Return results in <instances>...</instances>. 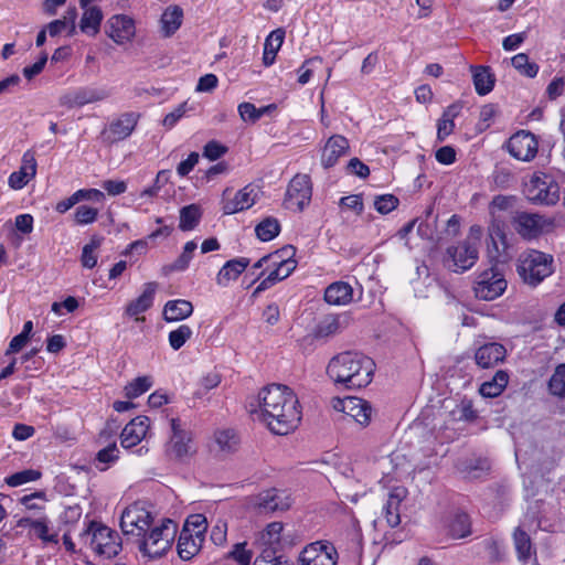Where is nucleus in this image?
Here are the masks:
<instances>
[{"instance_id": "f257e3e1", "label": "nucleus", "mask_w": 565, "mask_h": 565, "mask_svg": "<svg viewBox=\"0 0 565 565\" xmlns=\"http://www.w3.org/2000/svg\"><path fill=\"white\" fill-rule=\"evenodd\" d=\"M258 419L276 435L294 431L301 420L299 401L294 391L282 384H270L258 393Z\"/></svg>"}, {"instance_id": "f03ea898", "label": "nucleus", "mask_w": 565, "mask_h": 565, "mask_svg": "<svg viewBox=\"0 0 565 565\" xmlns=\"http://www.w3.org/2000/svg\"><path fill=\"white\" fill-rule=\"evenodd\" d=\"M375 372L374 361L360 352L345 351L334 355L327 365V375L337 388L359 390L367 386Z\"/></svg>"}, {"instance_id": "7ed1b4c3", "label": "nucleus", "mask_w": 565, "mask_h": 565, "mask_svg": "<svg viewBox=\"0 0 565 565\" xmlns=\"http://www.w3.org/2000/svg\"><path fill=\"white\" fill-rule=\"evenodd\" d=\"M177 532L178 524L170 519H163L159 524H152L145 535L136 540V544L143 556L161 557L171 548Z\"/></svg>"}, {"instance_id": "20e7f679", "label": "nucleus", "mask_w": 565, "mask_h": 565, "mask_svg": "<svg viewBox=\"0 0 565 565\" xmlns=\"http://www.w3.org/2000/svg\"><path fill=\"white\" fill-rule=\"evenodd\" d=\"M553 262L552 255L530 248L520 254L516 270L526 285L536 287L553 274Z\"/></svg>"}, {"instance_id": "39448f33", "label": "nucleus", "mask_w": 565, "mask_h": 565, "mask_svg": "<svg viewBox=\"0 0 565 565\" xmlns=\"http://www.w3.org/2000/svg\"><path fill=\"white\" fill-rule=\"evenodd\" d=\"M79 539L96 554L106 558L116 556L121 550L118 534L108 526L95 521L88 523L87 527L81 533Z\"/></svg>"}, {"instance_id": "423d86ee", "label": "nucleus", "mask_w": 565, "mask_h": 565, "mask_svg": "<svg viewBox=\"0 0 565 565\" xmlns=\"http://www.w3.org/2000/svg\"><path fill=\"white\" fill-rule=\"evenodd\" d=\"M196 452L193 435L179 418L171 419V436L166 447L167 456L175 461H189Z\"/></svg>"}, {"instance_id": "0eeeda50", "label": "nucleus", "mask_w": 565, "mask_h": 565, "mask_svg": "<svg viewBox=\"0 0 565 565\" xmlns=\"http://www.w3.org/2000/svg\"><path fill=\"white\" fill-rule=\"evenodd\" d=\"M479 258V250L476 243L469 239L457 245L449 246L443 258L446 268L454 273H465L472 268Z\"/></svg>"}, {"instance_id": "6e6552de", "label": "nucleus", "mask_w": 565, "mask_h": 565, "mask_svg": "<svg viewBox=\"0 0 565 565\" xmlns=\"http://www.w3.org/2000/svg\"><path fill=\"white\" fill-rule=\"evenodd\" d=\"M512 225L515 232L524 239H534L550 232L554 226L552 218L539 213L515 212L512 216Z\"/></svg>"}, {"instance_id": "1a4fd4ad", "label": "nucleus", "mask_w": 565, "mask_h": 565, "mask_svg": "<svg viewBox=\"0 0 565 565\" xmlns=\"http://www.w3.org/2000/svg\"><path fill=\"white\" fill-rule=\"evenodd\" d=\"M153 524V516L150 511L140 502L127 507L120 518V527L126 535L137 539L145 535V532Z\"/></svg>"}, {"instance_id": "9d476101", "label": "nucleus", "mask_w": 565, "mask_h": 565, "mask_svg": "<svg viewBox=\"0 0 565 565\" xmlns=\"http://www.w3.org/2000/svg\"><path fill=\"white\" fill-rule=\"evenodd\" d=\"M508 282L494 267L481 271L475 281L473 292L476 298L491 301L500 297L507 289Z\"/></svg>"}, {"instance_id": "9b49d317", "label": "nucleus", "mask_w": 565, "mask_h": 565, "mask_svg": "<svg viewBox=\"0 0 565 565\" xmlns=\"http://www.w3.org/2000/svg\"><path fill=\"white\" fill-rule=\"evenodd\" d=\"M523 193L531 202L553 205L559 199V185L554 179H527Z\"/></svg>"}, {"instance_id": "f8f14e48", "label": "nucleus", "mask_w": 565, "mask_h": 565, "mask_svg": "<svg viewBox=\"0 0 565 565\" xmlns=\"http://www.w3.org/2000/svg\"><path fill=\"white\" fill-rule=\"evenodd\" d=\"M338 552L328 541L308 544L299 555L300 565H337Z\"/></svg>"}, {"instance_id": "ddd939ff", "label": "nucleus", "mask_w": 565, "mask_h": 565, "mask_svg": "<svg viewBox=\"0 0 565 565\" xmlns=\"http://www.w3.org/2000/svg\"><path fill=\"white\" fill-rule=\"evenodd\" d=\"M292 500L286 490L267 489L258 493L254 499V507L260 514H271L287 511Z\"/></svg>"}, {"instance_id": "4468645a", "label": "nucleus", "mask_w": 565, "mask_h": 565, "mask_svg": "<svg viewBox=\"0 0 565 565\" xmlns=\"http://www.w3.org/2000/svg\"><path fill=\"white\" fill-rule=\"evenodd\" d=\"M331 405L334 411L342 412L352 417L361 426H367L371 422L372 406L365 399L353 396L344 398L333 397Z\"/></svg>"}, {"instance_id": "2eb2a0df", "label": "nucleus", "mask_w": 565, "mask_h": 565, "mask_svg": "<svg viewBox=\"0 0 565 565\" xmlns=\"http://www.w3.org/2000/svg\"><path fill=\"white\" fill-rule=\"evenodd\" d=\"M507 149L513 158L520 161H531L537 153L539 141L532 132L521 130L510 137Z\"/></svg>"}, {"instance_id": "dca6fc26", "label": "nucleus", "mask_w": 565, "mask_h": 565, "mask_svg": "<svg viewBox=\"0 0 565 565\" xmlns=\"http://www.w3.org/2000/svg\"><path fill=\"white\" fill-rule=\"evenodd\" d=\"M516 202V198L513 195H497L490 203V214L492 216V224L489 227V237L493 245L495 253L499 252L497 239L501 241L504 244L505 234L500 225V215L501 211H510L514 206Z\"/></svg>"}, {"instance_id": "f3484780", "label": "nucleus", "mask_w": 565, "mask_h": 565, "mask_svg": "<svg viewBox=\"0 0 565 565\" xmlns=\"http://www.w3.org/2000/svg\"><path fill=\"white\" fill-rule=\"evenodd\" d=\"M106 34L118 45L132 41L136 35L135 20L126 14H116L108 19Z\"/></svg>"}, {"instance_id": "a211bd4d", "label": "nucleus", "mask_w": 565, "mask_h": 565, "mask_svg": "<svg viewBox=\"0 0 565 565\" xmlns=\"http://www.w3.org/2000/svg\"><path fill=\"white\" fill-rule=\"evenodd\" d=\"M108 96L109 94L105 88L81 87L63 95L61 97V104L70 108L82 107L87 104L104 100Z\"/></svg>"}, {"instance_id": "6ab92c4d", "label": "nucleus", "mask_w": 565, "mask_h": 565, "mask_svg": "<svg viewBox=\"0 0 565 565\" xmlns=\"http://www.w3.org/2000/svg\"><path fill=\"white\" fill-rule=\"evenodd\" d=\"M507 349L498 342H489L480 345L475 352V361L481 369H491L503 362Z\"/></svg>"}, {"instance_id": "aec40b11", "label": "nucleus", "mask_w": 565, "mask_h": 565, "mask_svg": "<svg viewBox=\"0 0 565 565\" xmlns=\"http://www.w3.org/2000/svg\"><path fill=\"white\" fill-rule=\"evenodd\" d=\"M150 419L147 416H137L131 419L122 429L120 444L124 448H131L138 445L147 435Z\"/></svg>"}, {"instance_id": "412c9836", "label": "nucleus", "mask_w": 565, "mask_h": 565, "mask_svg": "<svg viewBox=\"0 0 565 565\" xmlns=\"http://www.w3.org/2000/svg\"><path fill=\"white\" fill-rule=\"evenodd\" d=\"M349 140L342 135H333L327 141L321 151V164L324 168L333 167L340 157L349 151Z\"/></svg>"}, {"instance_id": "4be33fe9", "label": "nucleus", "mask_w": 565, "mask_h": 565, "mask_svg": "<svg viewBox=\"0 0 565 565\" xmlns=\"http://www.w3.org/2000/svg\"><path fill=\"white\" fill-rule=\"evenodd\" d=\"M139 119V114L130 111L125 113L114 120L107 130V138L114 142L124 140L131 135Z\"/></svg>"}, {"instance_id": "5701e85b", "label": "nucleus", "mask_w": 565, "mask_h": 565, "mask_svg": "<svg viewBox=\"0 0 565 565\" xmlns=\"http://www.w3.org/2000/svg\"><path fill=\"white\" fill-rule=\"evenodd\" d=\"M407 490L403 487H396L388 493L387 500L383 507V514L390 527H396L401 523L399 507L406 498Z\"/></svg>"}, {"instance_id": "b1692460", "label": "nucleus", "mask_w": 565, "mask_h": 565, "mask_svg": "<svg viewBox=\"0 0 565 565\" xmlns=\"http://www.w3.org/2000/svg\"><path fill=\"white\" fill-rule=\"evenodd\" d=\"M157 290L156 282H147L145 285L142 294L135 300L130 301L125 310V313L128 317H135L137 321H143V317H139V315L146 312L149 308H151Z\"/></svg>"}, {"instance_id": "393cba45", "label": "nucleus", "mask_w": 565, "mask_h": 565, "mask_svg": "<svg viewBox=\"0 0 565 565\" xmlns=\"http://www.w3.org/2000/svg\"><path fill=\"white\" fill-rule=\"evenodd\" d=\"M248 265L249 259L246 257L234 258L226 262L216 276L217 285L222 287L228 286L231 281L238 278V276L248 267Z\"/></svg>"}, {"instance_id": "a878e982", "label": "nucleus", "mask_w": 565, "mask_h": 565, "mask_svg": "<svg viewBox=\"0 0 565 565\" xmlns=\"http://www.w3.org/2000/svg\"><path fill=\"white\" fill-rule=\"evenodd\" d=\"M258 195L257 186L253 184H248L242 190H239L234 200L231 203H227L224 206V211L226 214H233L238 211L246 210L255 204Z\"/></svg>"}, {"instance_id": "bb28decb", "label": "nucleus", "mask_w": 565, "mask_h": 565, "mask_svg": "<svg viewBox=\"0 0 565 565\" xmlns=\"http://www.w3.org/2000/svg\"><path fill=\"white\" fill-rule=\"evenodd\" d=\"M204 537L195 534H189L186 531H181L178 540V554L184 559L193 558L201 550Z\"/></svg>"}, {"instance_id": "cd10ccee", "label": "nucleus", "mask_w": 565, "mask_h": 565, "mask_svg": "<svg viewBox=\"0 0 565 565\" xmlns=\"http://www.w3.org/2000/svg\"><path fill=\"white\" fill-rule=\"evenodd\" d=\"M462 106L451 104L444 111L437 121V139L444 141L455 129V119L460 115Z\"/></svg>"}, {"instance_id": "c85d7f7f", "label": "nucleus", "mask_w": 565, "mask_h": 565, "mask_svg": "<svg viewBox=\"0 0 565 565\" xmlns=\"http://www.w3.org/2000/svg\"><path fill=\"white\" fill-rule=\"evenodd\" d=\"M193 313V305L184 299L169 300L163 307V318L167 322H177Z\"/></svg>"}, {"instance_id": "c756f323", "label": "nucleus", "mask_w": 565, "mask_h": 565, "mask_svg": "<svg viewBox=\"0 0 565 565\" xmlns=\"http://www.w3.org/2000/svg\"><path fill=\"white\" fill-rule=\"evenodd\" d=\"M353 297L352 287L344 281H337L327 287L324 291V300L330 305L343 306L348 305Z\"/></svg>"}, {"instance_id": "7c9ffc66", "label": "nucleus", "mask_w": 565, "mask_h": 565, "mask_svg": "<svg viewBox=\"0 0 565 565\" xmlns=\"http://www.w3.org/2000/svg\"><path fill=\"white\" fill-rule=\"evenodd\" d=\"M182 20V9L179 6H169L160 19V30L163 36L169 38L173 35L180 29Z\"/></svg>"}, {"instance_id": "2f4dec72", "label": "nucleus", "mask_w": 565, "mask_h": 565, "mask_svg": "<svg viewBox=\"0 0 565 565\" xmlns=\"http://www.w3.org/2000/svg\"><path fill=\"white\" fill-rule=\"evenodd\" d=\"M345 319L337 315L323 317L315 329V338L327 339L340 333L345 328Z\"/></svg>"}, {"instance_id": "473e14b6", "label": "nucleus", "mask_w": 565, "mask_h": 565, "mask_svg": "<svg viewBox=\"0 0 565 565\" xmlns=\"http://www.w3.org/2000/svg\"><path fill=\"white\" fill-rule=\"evenodd\" d=\"M83 14L79 21V29L83 33L95 36L100 30L103 12L98 7L82 8Z\"/></svg>"}, {"instance_id": "72a5a7b5", "label": "nucleus", "mask_w": 565, "mask_h": 565, "mask_svg": "<svg viewBox=\"0 0 565 565\" xmlns=\"http://www.w3.org/2000/svg\"><path fill=\"white\" fill-rule=\"evenodd\" d=\"M287 195L290 200H296L297 205L302 209L311 199L310 179H291Z\"/></svg>"}, {"instance_id": "f704fd0d", "label": "nucleus", "mask_w": 565, "mask_h": 565, "mask_svg": "<svg viewBox=\"0 0 565 565\" xmlns=\"http://www.w3.org/2000/svg\"><path fill=\"white\" fill-rule=\"evenodd\" d=\"M280 258H274L271 266L274 273H278L280 280L287 278L296 268V262L291 259L295 255V247L291 245L285 246L278 250Z\"/></svg>"}, {"instance_id": "c9c22d12", "label": "nucleus", "mask_w": 565, "mask_h": 565, "mask_svg": "<svg viewBox=\"0 0 565 565\" xmlns=\"http://www.w3.org/2000/svg\"><path fill=\"white\" fill-rule=\"evenodd\" d=\"M472 79L476 92L483 96L489 94L494 86V75L491 73L488 66H471Z\"/></svg>"}, {"instance_id": "e433bc0d", "label": "nucleus", "mask_w": 565, "mask_h": 565, "mask_svg": "<svg viewBox=\"0 0 565 565\" xmlns=\"http://www.w3.org/2000/svg\"><path fill=\"white\" fill-rule=\"evenodd\" d=\"M509 383V374L505 371L499 370L489 380L481 384L479 393L483 397H497L501 395Z\"/></svg>"}, {"instance_id": "4c0bfd02", "label": "nucleus", "mask_w": 565, "mask_h": 565, "mask_svg": "<svg viewBox=\"0 0 565 565\" xmlns=\"http://www.w3.org/2000/svg\"><path fill=\"white\" fill-rule=\"evenodd\" d=\"M524 524L515 529L513 533L514 546L518 557L523 563L527 562L534 553L530 535L524 530Z\"/></svg>"}, {"instance_id": "58836bf2", "label": "nucleus", "mask_w": 565, "mask_h": 565, "mask_svg": "<svg viewBox=\"0 0 565 565\" xmlns=\"http://www.w3.org/2000/svg\"><path fill=\"white\" fill-rule=\"evenodd\" d=\"M285 32L280 29L273 31L264 44L263 62L266 66L275 62L276 54L282 45Z\"/></svg>"}, {"instance_id": "ea45409f", "label": "nucleus", "mask_w": 565, "mask_h": 565, "mask_svg": "<svg viewBox=\"0 0 565 565\" xmlns=\"http://www.w3.org/2000/svg\"><path fill=\"white\" fill-rule=\"evenodd\" d=\"M281 230L280 222L277 217L266 216L256 226V237L262 242H269L279 235Z\"/></svg>"}, {"instance_id": "a19ab883", "label": "nucleus", "mask_w": 565, "mask_h": 565, "mask_svg": "<svg viewBox=\"0 0 565 565\" xmlns=\"http://www.w3.org/2000/svg\"><path fill=\"white\" fill-rule=\"evenodd\" d=\"M471 533L469 515L463 512H456L448 523V534L452 539H462Z\"/></svg>"}, {"instance_id": "79ce46f5", "label": "nucleus", "mask_w": 565, "mask_h": 565, "mask_svg": "<svg viewBox=\"0 0 565 565\" xmlns=\"http://www.w3.org/2000/svg\"><path fill=\"white\" fill-rule=\"evenodd\" d=\"M201 217L200 209L194 205H188L180 211L179 227L181 231H192L199 224Z\"/></svg>"}, {"instance_id": "37998d69", "label": "nucleus", "mask_w": 565, "mask_h": 565, "mask_svg": "<svg viewBox=\"0 0 565 565\" xmlns=\"http://www.w3.org/2000/svg\"><path fill=\"white\" fill-rule=\"evenodd\" d=\"M152 384L153 381L151 376H139L125 386V395L129 399L137 398L149 391Z\"/></svg>"}, {"instance_id": "c03bdc74", "label": "nucleus", "mask_w": 565, "mask_h": 565, "mask_svg": "<svg viewBox=\"0 0 565 565\" xmlns=\"http://www.w3.org/2000/svg\"><path fill=\"white\" fill-rule=\"evenodd\" d=\"M548 391L554 396L565 397V363L558 364L555 367L548 381Z\"/></svg>"}, {"instance_id": "a18cd8bd", "label": "nucleus", "mask_w": 565, "mask_h": 565, "mask_svg": "<svg viewBox=\"0 0 565 565\" xmlns=\"http://www.w3.org/2000/svg\"><path fill=\"white\" fill-rule=\"evenodd\" d=\"M349 537V550L356 556L360 557L363 551V534L359 521L355 518H351V527L348 532Z\"/></svg>"}, {"instance_id": "49530a36", "label": "nucleus", "mask_w": 565, "mask_h": 565, "mask_svg": "<svg viewBox=\"0 0 565 565\" xmlns=\"http://www.w3.org/2000/svg\"><path fill=\"white\" fill-rule=\"evenodd\" d=\"M513 67L522 75L533 78L537 75L539 65L530 62L525 53H519L511 58Z\"/></svg>"}, {"instance_id": "de8ad7c7", "label": "nucleus", "mask_w": 565, "mask_h": 565, "mask_svg": "<svg viewBox=\"0 0 565 565\" xmlns=\"http://www.w3.org/2000/svg\"><path fill=\"white\" fill-rule=\"evenodd\" d=\"M100 244H102V238L94 236V237H92L89 243H87L83 247L82 256H81V262H82L83 267L92 269L96 266V264H97L96 250L99 248Z\"/></svg>"}, {"instance_id": "09e8293b", "label": "nucleus", "mask_w": 565, "mask_h": 565, "mask_svg": "<svg viewBox=\"0 0 565 565\" xmlns=\"http://www.w3.org/2000/svg\"><path fill=\"white\" fill-rule=\"evenodd\" d=\"M215 443L223 452H232L237 448L238 437L232 429L215 433Z\"/></svg>"}, {"instance_id": "8fccbe9b", "label": "nucleus", "mask_w": 565, "mask_h": 565, "mask_svg": "<svg viewBox=\"0 0 565 565\" xmlns=\"http://www.w3.org/2000/svg\"><path fill=\"white\" fill-rule=\"evenodd\" d=\"M192 329L188 324H181L175 330L170 331L168 335L169 344L173 350L181 349L185 342L191 339Z\"/></svg>"}, {"instance_id": "3c124183", "label": "nucleus", "mask_w": 565, "mask_h": 565, "mask_svg": "<svg viewBox=\"0 0 565 565\" xmlns=\"http://www.w3.org/2000/svg\"><path fill=\"white\" fill-rule=\"evenodd\" d=\"M49 524V518L42 513L36 518V524L32 530L43 543H57V534H50Z\"/></svg>"}, {"instance_id": "603ef678", "label": "nucleus", "mask_w": 565, "mask_h": 565, "mask_svg": "<svg viewBox=\"0 0 565 565\" xmlns=\"http://www.w3.org/2000/svg\"><path fill=\"white\" fill-rule=\"evenodd\" d=\"M41 478V472L34 469L18 471L6 478V483L10 487H19L24 483L36 481Z\"/></svg>"}, {"instance_id": "864d4df0", "label": "nucleus", "mask_w": 565, "mask_h": 565, "mask_svg": "<svg viewBox=\"0 0 565 565\" xmlns=\"http://www.w3.org/2000/svg\"><path fill=\"white\" fill-rule=\"evenodd\" d=\"M186 530L189 534H195L204 537V533L206 531V519L202 514H193L189 516L182 531Z\"/></svg>"}, {"instance_id": "5fc2aeb1", "label": "nucleus", "mask_w": 565, "mask_h": 565, "mask_svg": "<svg viewBox=\"0 0 565 565\" xmlns=\"http://www.w3.org/2000/svg\"><path fill=\"white\" fill-rule=\"evenodd\" d=\"M36 174V160L34 154L26 151L22 157V163L19 171H14L10 177H35Z\"/></svg>"}, {"instance_id": "6e6d98bb", "label": "nucleus", "mask_w": 565, "mask_h": 565, "mask_svg": "<svg viewBox=\"0 0 565 565\" xmlns=\"http://www.w3.org/2000/svg\"><path fill=\"white\" fill-rule=\"evenodd\" d=\"M282 529L284 525L281 522H271L262 533L263 542L269 546L279 544Z\"/></svg>"}, {"instance_id": "4d7b16f0", "label": "nucleus", "mask_w": 565, "mask_h": 565, "mask_svg": "<svg viewBox=\"0 0 565 565\" xmlns=\"http://www.w3.org/2000/svg\"><path fill=\"white\" fill-rule=\"evenodd\" d=\"M196 247H198V245L195 242H193V241L186 242L183 247L182 254L172 264L171 268L173 270H184L185 268H188Z\"/></svg>"}, {"instance_id": "13d9d810", "label": "nucleus", "mask_w": 565, "mask_h": 565, "mask_svg": "<svg viewBox=\"0 0 565 565\" xmlns=\"http://www.w3.org/2000/svg\"><path fill=\"white\" fill-rule=\"evenodd\" d=\"M398 205V199L393 194H383L375 196L374 209L381 214H387Z\"/></svg>"}, {"instance_id": "bf43d9fd", "label": "nucleus", "mask_w": 565, "mask_h": 565, "mask_svg": "<svg viewBox=\"0 0 565 565\" xmlns=\"http://www.w3.org/2000/svg\"><path fill=\"white\" fill-rule=\"evenodd\" d=\"M267 110V107L256 108L252 103H242L238 106V113L244 121L255 122L258 120Z\"/></svg>"}, {"instance_id": "052dcab7", "label": "nucleus", "mask_w": 565, "mask_h": 565, "mask_svg": "<svg viewBox=\"0 0 565 565\" xmlns=\"http://www.w3.org/2000/svg\"><path fill=\"white\" fill-rule=\"evenodd\" d=\"M117 458H118V448H117L116 444H111L97 452L96 460L98 463H102L104 466L97 465L96 467L99 470H106L107 465L115 461Z\"/></svg>"}, {"instance_id": "680f3d73", "label": "nucleus", "mask_w": 565, "mask_h": 565, "mask_svg": "<svg viewBox=\"0 0 565 565\" xmlns=\"http://www.w3.org/2000/svg\"><path fill=\"white\" fill-rule=\"evenodd\" d=\"M98 209L88 205H79L75 211V221L78 224H90L96 221Z\"/></svg>"}, {"instance_id": "e2e57ef3", "label": "nucleus", "mask_w": 565, "mask_h": 565, "mask_svg": "<svg viewBox=\"0 0 565 565\" xmlns=\"http://www.w3.org/2000/svg\"><path fill=\"white\" fill-rule=\"evenodd\" d=\"M221 383V376L217 372H210L200 380L199 390L195 392L198 397H201L207 391L216 387Z\"/></svg>"}, {"instance_id": "0e129e2a", "label": "nucleus", "mask_w": 565, "mask_h": 565, "mask_svg": "<svg viewBox=\"0 0 565 565\" xmlns=\"http://www.w3.org/2000/svg\"><path fill=\"white\" fill-rule=\"evenodd\" d=\"M226 535H227V523L223 520H217L211 530V541L215 545L222 546L226 542Z\"/></svg>"}, {"instance_id": "69168bd1", "label": "nucleus", "mask_w": 565, "mask_h": 565, "mask_svg": "<svg viewBox=\"0 0 565 565\" xmlns=\"http://www.w3.org/2000/svg\"><path fill=\"white\" fill-rule=\"evenodd\" d=\"M245 543H237L230 552V557L235 559L239 565H249L252 553L245 548Z\"/></svg>"}, {"instance_id": "338daca9", "label": "nucleus", "mask_w": 565, "mask_h": 565, "mask_svg": "<svg viewBox=\"0 0 565 565\" xmlns=\"http://www.w3.org/2000/svg\"><path fill=\"white\" fill-rule=\"evenodd\" d=\"M489 470V463L484 459L476 460L475 465L470 463L466 467L467 477L470 479H478L483 477Z\"/></svg>"}, {"instance_id": "774afa93", "label": "nucleus", "mask_w": 565, "mask_h": 565, "mask_svg": "<svg viewBox=\"0 0 565 565\" xmlns=\"http://www.w3.org/2000/svg\"><path fill=\"white\" fill-rule=\"evenodd\" d=\"M226 151L227 148L225 146L215 140H212L204 146L203 156L210 160H216L221 158Z\"/></svg>"}]
</instances>
